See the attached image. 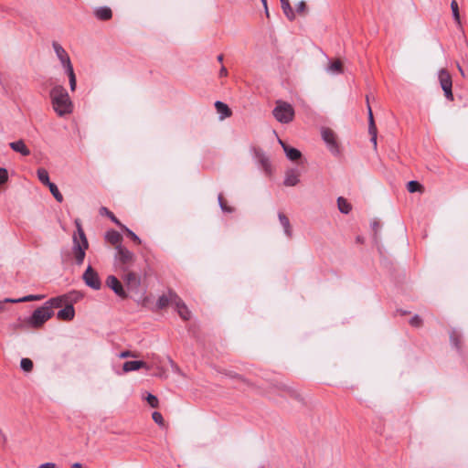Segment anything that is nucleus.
<instances>
[{
  "label": "nucleus",
  "instance_id": "32",
  "mask_svg": "<svg viewBox=\"0 0 468 468\" xmlns=\"http://www.w3.org/2000/svg\"><path fill=\"white\" fill-rule=\"evenodd\" d=\"M21 368L26 372H30L33 368V362L29 358H22L20 361Z\"/></svg>",
  "mask_w": 468,
  "mask_h": 468
},
{
  "label": "nucleus",
  "instance_id": "48",
  "mask_svg": "<svg viewBox=\"0 0 468 468\" xmlns=\"http://www.w3.org/2000/svg\"><path fill=\"white\" fill-rule=\"evenodd\" d=\"M278 142L279 144H281V146L282 147V149L284 150V146H289L288 144H286L281 139H278Z\"/></svg>",
  "mask_w": 468,
  "mask_h": 468
},
{
  "label": "nucleus",
  "instance_id": "52",
  "mask_svg": "<svg viewBox=\"0 0 468 468\" xmlns=\"http://www.w3.org/2000/svg\"><path fill=\"white\" fill-rule=\"evenodd\" d=\"M458 68H459V70L461 71V73L463 74V70H462V68L460 66Z\"/></svg>",
  "mask_w": 468,
  "mask_h": 468
},
{
  "label": "nucleus",
  "instance_id": "12",
  "mask_svg": "<svg viewBox=\"0 0 468 468\" xmlns=\"http://www.w3.org/2000/svg\"><path fill=\"white\" fill-rule=\"evenodd\" d=\"M174 300V305L176 306L178 314L184 319L188 320L190 318V312L183 303V301L178 297V295L172 296Z\"/></svg>",
  "mask_w": 468,
  "mask_h": 468
},
{
  "label": "nucleus",
  "instance_id": "51",
  "mask_svg": "<svg viewBox=\"0 0 468 468\" xmlns=\"http://www.w3.org/2000/svg\"><path fill=\"white\" fill-rule=\"evenodd\" d=\"M6 302L4 301H0V311H2L4 309V303H5Z\"/></svg>",
  "mask_w": 468,
  "mask_h": 468
},
{
  "label": "nucleus",
  "instance_id": "38",
  "mask_svg": "<svg viewBox=\"0 0 468 468\" xmlns=\"http://www.w3.org/2000/svg\"><path fill=\"white\" fill-rule=\"evenodd\" d=\"M152 418H153V420L159 424V425H162L163 422H164V419H163V416L160 412L158 411H154L153 414H152Z\"/></svg>",
  "mask_w": 468,
  "mask_h": 468
},
{
  "label": "nucleus",
  "instance_id": "30",
  "mask_svg": "<svg viewBox=\"0 0 468 468\" xmlns=\"http://www.w3.org/2000/svg\"><path fill=\"white\" fill-rule=\"evenodd\" d=\"M451 8H452V16H453L454 20L456 21L458 26H461V18H460V13H459V6H458V4H457V2L455 0L452 1Z\"/></svg>",
  "mask_w": 468,
  "mask_h": 468
},
{
  "label": "nucleus",
  "instance_id": "35",
  "mask_svg": "<svg viewBox=\"0 0 468 468\" xmlns=\"http://www.w3.org/2000/svg\"><path fill=\"white\" fill-rule=\"evenodd\" d=\"M122 229H123L126 233L128 234V236L136 243L140 244L142 242L141 239L133 232L132 231L131 229H129L128 228H126L125 226L122 225L120 226Z\"/></svg>",
  "mask_w": 468,
  "mask_h": 468
},
{
  "label": "nucleus",
  "instance_id": "44",
  "mask_svg": "<svg viewBox=\"0 0 468 468\" xmlns=\"http://www.w3.org/2000/svg\"><path fill=\"white\" fill-rule=\"evenodd\" d=\"M129 356L135 357L136 355L131 353L130 351H123L120 355V357H122V358H125V357H129Z\"/></svg>",
  "mask_w": 468,
  "mask_h": 468
},
{
  "label": "nucleus",
  "instance_id": "34",
  "mask_svg": "<svg viewBox=\"0 0 468 468\" xmlns=\"http://www.w3.org/2000/svg\"><path fill=\"white\" fill-rule=\"evenodd\" d=\"M100 211L101 215H107L115 224H117L118 226H122L121 222L116 218V217L106 207H101Z\"/></svg>",
  "mask_w": 468,
  "mask_h": 468
},
{
  "label": "nucleus",
  "instance_id": "27",
  "mask_svg": "<svg viewBox=\"0 0 468 468\" xmlns=\"http://www.w3.org/2000/svg\"><path fill=\"white\" fill-rule=\"evenodd\" d=\"M327 72L331 74H340L343 72L342 63L340 60H335L330 63L326 69Z\"/></svg>",
  "mask_w": 468,
  "mask_h": 468
},
{
  "label": "nucleus",
  "instance_id": "23",
  "mask_svg": "<svg viewBox=\"0 0 468 468\" xmlns=\"http://www.w3.org/2000/svg\"><path fill=\"white\" fill-rule=\"evenodd\" d=\"M173 295H177L176 292H168L167 294H164L162 296L159 297L158 301H157V307L159 309H163L165 307H166L168 304H173L174 305V300L172 299Z\"/></svg>",
  "mask_w": 468,
  "mask_h": 468
},
{
  "label": "nucleus",
  "instance_id": "14",
  "mask_svg": "<svg viewBox=\"0 0 468 468\" xmlns=\"http://www.w3.org/2000/svg\"><path fill=\"white\" fill-rule=\"evenodd\" d=\"M68 303V297L66 295H60L58 297H54L49 299L45 303L46 306L48 307V310L53 311L54 308H59L65 306Z\"/></svg>",
  "mask_w": 468,
  "mask_h": 468
},
{
  "label": "nucleus",
  "instance_id": "47",
  "mask_svg": "<svg viewBox=\"0 0 468 468\" xmlns=\"http://www.w3.org/2000/svg\"><path fill=\"white\" fill-rule=\"evenodd\" d=\"M263 7H264V11H265V15L267 17L270 16V13H269V9H268V5H267V0H265V3L264 2H261Z\"/></svg>",
  "mask_w": 468,
  "mask_h": 468
},
{
  "label": "nucleus",
  "instance_id": "9",
  "mask_svg": "<svg viewBox=\"0 0 468 468\" xmlns=\"http://www.w3.org/2000/svg\"><path fill=\"white\" fill-rule=\"evenodd\" d=\"M322 138L324 141V143L327 144L328 148L332 153H337L338 152V145L335 138V133L328 129L324 128L322 130Z\"/></svg>",
  "mask_w": 468,
  "mask_h": 468
},
{
  "label": "nucleus",
  "instance_id": "18",
  "mask_svg": "<svg viewBox=\"0 0 468 468\" xmlns=\"http://www.w3.org/2000/svg\"><path fill=\"white\" fill-rule=\"evenodd\" d=\"M278 218H279V221L283 229L284 234L288 238H292V226H291L288 217L285 214H283L282 212H279Z\"/></svg>",
  "mask_w": 468,
  "mask_h": 468
},
{
  "label": "nucleus",
  "instance_id": "16",
  "mask_svg": "<svg viewBox=\"0 0 468 468\" xmlns=\"http://www.w3.org/2000/svg\"><path fill=\"white\" fill-rule=\"evenodd\" d=\"M9 146L15 152L21 154L24 156L30 154V150L26 145L23 140H17L9 144Z\"/></svg>",
  "mask_w": 468,
  "mask_h": 468
},
{
  "label": "nucleus",
  "instance_id": "20",
  "mask_svg": "<svg viewBox=\"0 0 468 468\" xmlns=\"http://www.w3.org/2000/svg\"><path fill=\"white\" fill-rule=\"evenodd\" d=\"M284 185L287 186H294L299 183V175L298 173L292 169L286 172L284 178Z\"/></svg>",
  "mask_w": 468,
  "mask_h": 468
},
{
  "label": "nucleus",
  "instance_id": "49",
  "mask_svg": "<svg viewBox=\"0 0 468 468\" xmlns=\"http://www.w3.org/2000/svg\"><path fill=\"white\" fill-rule=\"evenodd\" d=\"M217 59H218V62H222L223 61V55L222 54L218 55Z\"/></svg>",
  "mask_w": 468,
  "mask_h": 468
},
{
  "label": "nucleus",
  "instance_id": "43",
  "mask_svg": "<svg viewBox=\"0 0 468 468\" xmlns=\"http://www.w3.org/2000/svg\"><path fill=\"white\" fill-rule=\"evenodd\" d=\"M451 342L452 344L455 346V347H458V345H459V341H458V338L455 336V332H452L451 334Z\"/></svg>",
  "mask_w": 468,
  "mask_h": 468
},
{
  "label": "nucleus",
  "instance_id": "6",
  "mask_svg": "<svg viewBox=\"0 0 468 468\" xmlns=\"http://www.w3.org/2000/svg\"><path fill=\"white\" fill-rule=\"evenodd\" d=\"M53 315V311L48 310V307L44 303L43 306L36 309L32 315L27 319V323L33 328L40 327Z\"/></svg>",
  "mask_w": 468,
  "mask_h": 468
},
{
  "label": "nucleus",
  "instance_id": "42",
  "mask_svg": "<svg viewBox=\"0 0 468 468\" xmlns=\"http://www.w3.org/2000/svg\"><path fill=\"white\" fill-rule=\"evenodd\" d=\"M369 134L371 135V142L373 143L374 148H377V129L374 131L368 130Z\"/></svg>",
  "mask_w": 468,
  "mask_h": 468
},
{
  "label": "nucleus",
  "instance_id": "41",
  "mask_svg": "<svg viewBox=\"0 0 468 468\" xmlns=\"http://www.w3.org/2000/svg\"><path fill=\"white\" fill-rule=\"evenodd\" d=\"M306 9V4L304 1H300L297 5H296V12L297 13H303Z\"/></svg>",
  "mask_w": 468,
  "mask_h": 468
},
{
  "label": "nucleus",
  "instance_id": "39",
  "mask_svg": "<svg viewBox=\"0 0 468 468\" xmlns=\"http://www.w3.org/2000/svg\"><path fill=\"white\" fill-rule=\"evenodd\" d=\"M8 179V173L5 168H0V186L5 183Z\"/></svg>",
  "mask_w": 468,
  "mask_h": 468
},
{
  "label": "nucleus",
  "instance_id": "19",
  "mask_svg": "<svg viewBox=\"0 0 468 468\" xmlns=\"http://www.w3.org/2000/svg\"><path fill=\"white\" fill-rule=\"evenodd\" d=\"M105 239L111 244L114 245L115 248L118 246H122L121 244L122 240V235L116 230H109L105 233Z\"/></svg>",
  "mask_w": 468,
  "mask_h": 468
},
{
  "label": "nucleus",
  "instance_id": "10",
  "mask_svg": "<svg viewBox=\"0 0 468 468\" xmlns=\"http://www.w3.org/2000/svg\"><path fill=\"white\" fill-rule=\"evenodd\" d=\"M106 285L111 288L116 295L121 298H126L127 294L121 282L113 275L108 276Z\"/></svg>",
  "mask_w": 468,
  "mask_h": 468
},
{
  "label": "nucleus",
  "instance_id": "45",
  "mask_svg": "<svg viewBox=\"0 0 468 468\" xmlns=\"http://www.w3.org/2000/svg\"><path fill=\"white\" fill-rule=\"evenodd\" d=\"M38 468H55V463H46L41 464Z\"/></svg>",
  "mask_w": 468,
  "mask_h": 468
},
{
  "label": "nucleus",
  "instance_id": "11",
  "mask_svg": "<svg viewBox=\"0 0 468 468\" xmlns=\"http://www.w3.org/2000/svg\"><path fill=\"white\" fill-rule=\"evenodd\" d=\"M123 281L129 290L138 291L141 285L140 277L133 271H128L123 277Z\"/></svg>",
  "mask_w": 468,
  "mask_h": 468
},
{
  "label": "nucleus",
  "instance_id": "17",
  "mask_svg": "<svg viewBox=\"0 0 468 468\" xmlns=\"http://www.w3.org/2000/svg\"><path fill=\"white\" fill-rule=\"evenodd\" d=\"M215 108L217 110V112L219 114L220 120H224L228 117H230L232 114L229 107L226 103H224L220 101H217L215 102Z\"/></svg>",
  "mask_w": 468,
  "mask_h": 468
},
{
  "label": "nucleus",
  "instance_id": "4",
  "mask_svg": "<svg viewBox=\"0 0 468 468\" xmlns=\"http://www.w3.org/2000/svg\"><path fill=\"white\" fill-rule=\"evenodd\" d=\"M135 255L124 246L115 248L114 265L122 271H127L134 263Z\"/></svg>",
  "mask_w": 468,
  "mask_h": 468
},
{
  "label": "nucleus",
  "instance_id": "7",
  "mask_svg": "<svg viewBox=\"0 0 468 468\" xmlns=\"http://www.w3.org/2000/svg\"><path fill=\"white\" fill-rule=\"evenodd\" d=\"M438 77H439V81H440L441 87L444 92L445 97L449 101H452L454 100V98H453V94H452V80L451 75L449 74V72L447 70L442 69L439 71Z\"/></svg>",
  "mask_w": 468,
  "mask_h": 468
},
{
  "label": "nucleus",
  "instance_id": "13",
  "mask_svg": "<svg viewBox=\"0 0 468 468\" xmlns=\"http://www.w3.org/2000/svg\"><path fill=\"white\" fill-rule=\"evenodd\" d=\"M75 316V310L71 303H67L64 308L57 313V318L62 321H71Z\"/></svg>",
  "mask_w": 468,
  "mask_h": 468
},
{
  "label": "nucleus",
  "instance_id": "24",
  "mask_svg": "<svg viewBox=\"0 0 468 468\" xmlns=\"http://www.w3.org/2000/svg\"><path fill=\"white\" fill-rule=\"evenodd\" d=\"M282 5V9L285 15V16L290 20L292 21L295 19V13L292 10L289 0H280Z\"/></svg>",
  "mask_w": 468,
  "mask_h": 468
},
{
  "label": "nucleus",
  "instance_id": "3",
  "mask_svg": "<svg viewBox=\"0 0 468 468\" xmlns=\"http://www.w3.org/2000/svg\"><path fill=\"white\" fill-rule=\"evenodd\" d=\"M52 46L57 55V58L60 61L62 67L65 69L66 74L69 77L70 90L74 91L76 90L77 80L69 56L68 55L64 48L58 42H53Z\"/></svg>",
  "mask_w": 468,
  "mask_h": 468
},
{
  "label": "nucleus",
  "instance_id": "33",
  "mask_svg": "<svg viewBox=\"0 0 468 468\" xmlns=\"http://www.w3.org/2000/svg\"><path fill=\"white\" fill-rule=\"evenodd\" d=\"M218 201L220 208L223 212L231 213L233 211V208L229 207L226 202L223 200L222 194H219L218 197Z\"/></svg>",
  "mask_w": 468,
  "mask_h": 468
},
{
  "label": "nucleus",
  "instance_id": "5",
  "mask_svg": "<svg viewBox=\"0 0 468 468\" xmlns=\"http://www.w3.org/2000/svg\"><path fill=\"white\" fill-rule=\"evenodd\" d=\"M272 114L279 122L289 123L294 118V110L290 103L277 101Z\"/></svg>",
  "mask_w": 468,
  "mask_h": 468
},
{
  "label": "nucleus",
  "instance_id": "26",
  "mask_svg": "<svg viewBox=\"0 0 468 468\" xmlns=\"http://www.w3.org/2000/svg\"><path fill=\"white\" fill-rule=\"evenodd\" d=\"M337 207L339 211L343 214H348L352 209V207L348 201L342 197L337 198Z\"/></svg>",
  "mask_w": 468,
  "mask_h": 468
},
{
  "label": "nucleus",
  "instance_id": "29",
  "mask_svg": "<svg viewBox=\"0 0 468 468\" xmlns=\"http://www.w3.org/2000/svg\"><path fill=\"white\" fill-rule=\"evenodd\" d=\"M52 196L54 197V198L61 203L63 201V196L61 195V193L59 192L58 186L54 184V183H51L50 185L48 186Z\"/></svg>",
  "mask_w": 468,
  "mask_h": 468
},
{
  "label": "nucleus",
  "instance_id": "28",
  "mask_svg": "<svg viewBox=\"0 0 468 468\" xmlns=\"http://www.w3.org/2000/svg\"><path fill=\"white\" fill-rule=\"evenodd\" d=\"M37 177L39 181L45 186L50 185L52 182L49 180V176L48 171L45 168H38L37 171Z\"/></svg>",
  "mask_w": 468,
  "mask_h": 468
},
{
  "label": "nucleus",
  "instance_id": "22",
  "mask_svg": "<svg viewBox=\"0 0 468 468\" xmlns=\"http://www.w3.org/2000/svg\"><path fill=\"white\" fill-rule=\"evenodd\" d=\"M94 14L100 20H109L112 16V12L108 6H100L96 8Z\"/></svg>",
  "mask_w": 468,
  "mask_h": 468
},
{
  "label": "nucleus",
  "instance_id": "53",
  "mask_svg": "<svg viewBox=\"0 0 468 468\" xmlns=\"http://www.w3.org/2000/svg\"><path fill=\"white\" fill-rule=\"evenodd\" d=\"M261 2H264L265 3V0H261Z\"/></svg>",
  "mask_w": 468,
  "mask_h": 468
},
{
  "label": "nucleus",
  "instance_id": "8",
  "mask_svg": "<svg viewBox=\"0 0 468 468\" xmlns=\"http://www.w3.org/2000/svg\"><path fill=\"white\" fill-rule=\"evenodd\" d=\"M82 278L86 285L94 290H99L101 286L98 273L92 269L90 265H89L84 271Z\"/></svg>",
  "mask_w": 468,
  "mask_h": 468
},
{
  "label": "nucleus",
  "instance_id": "25",
  "mask_svg": "<svg viewBox=\"0 0 468 468\" xmlns=\"http://www.w3.org/2000/svg\"><path fill=\"white\" fill-rule=\"evenodd\" d=\"M284 153L286 157L291 161H296L302 156V154L298 149L291 146H284Z\"/></svg>",
  "mask_w": 468,
  "mask_h": 468
},
{
  "label": "nucleus",
  "instance_id": "1",
  "mask_svg": "<svg viewBox=\"0 0 468 468\" xmlns=\"http://www.w3.org/2000/svg\"><path fill=\"white\" fill-rule=\"evenodd\" d=\"M49 95L52 108L58 116L62 117L72 112V102L63 86L56 85L51 89Z\"/></svg>",
  "mask_w": 468,
  "mask_h": 468
},
{
  "label": "nucleus",
  "instance_id": "50",
  "mask_svg": "<svg viewBox=\"0 0 468 468\" xmlns=\"http://www.w3.org/2000/svg\"><path fill=\"white\" fill-rule=\"evenodd\" d=\"M81 467V464L79 463H75L73 465H72V468H80Z\"/></svg>",
  "mask_w": 468,
  "mask_h": 468
},
{
  "label": "nucleus",
  "instance_id": "15",
  "mask_svg": "<svg viewBox=\"0 0 468 468\" xmlns=\"http://www.w3.org/2000/svg\"><path fill=\"white\" fill-rule=\"evenodd\" d=\"M140 368H145V369H149V366L144 362V361H126L123 366H122V369L124 372H130V371H135V370H138Z\"/></svg>",
  "mask_w": 468,
  "mask_h": 468
},
{
  "label": "nucleus",
  "instance_id": "40",
  "mask_svg": "<svg viewBox=\"0 0 468 468\" xmlns=\"http://www.w3.org/2000/svg\"><path fill=\"white\" fill-rule=\"evenodd\" d=\"M410 324L412 325V326H415V327H419L422 324V320L421 318L419 316V315H414L410 320Z\"/></svg>",
  "mask_w": 468,
  "mask_h": 468
},
{
  "label": "nucleus",
  "instance_id": "37",
  "mask_svg": "<svg viewBox=\"0 0 468 468\" xmlns=\"http://www.w3.org/2000/svg\"><path fill=\"white\" fill-rule=\"evenodd\" d=\"M147 402L152 408H157L158 407V399L152 394H148L147 396Z\"/></svg>",
  "mask_w": 468,
  "mask_h": 468
},
{
  "label": "nucleus",
  "instance_id": "31",
  "mask_svg": "<svg viewBox=\"0 0 468 468\" xmlns=\"http://www.w3.org/2000/svg\"><path fill=\"white\" fill-rule=\"evenodd\" d=\"M422 188V186L415 180H411L408 183L407 189L410 193H415L418 191H420Z\"/></svg>",
  "mask_w": 468,
  "mask_h": 468
},
{
  "label": "nucleus",
  "instance_id": "46",
  "mask_svg": "<svg viewBox=\"0 0 468 468\" xmlns=\"http://www.w3.org/2000/svg\"><path fill=\"white\" fill-rule=\"evenodd\" d=\"M227 75H228V70L224 66H222L219 69V76L226 77Z\"/></svg>",
  "mask_w": 468,
  "mask_h": 468
},
{
  "label": "nucleus",
  "instance_id": "2",
  "mask_svg": "<svg viewBox=\"0 0 468 468\" xmlns=\"http://www.w3.org/2000/svg\"><path fill=\"white\" fill-rule=\"evenodd\" d=\"M77 232L72 237V255L77 265H81L86 256V250L89 249V242L79 220H76Z\"/></svg>",
  "mask_w": 468,
  "mask_h": 468
},
{
  "label": "nucleus",
  "instance_id": "36",
  "mask_svg": "<svg viewBox=\"0 0 468 468\" xmlns=\"http://www.w3.org/2000/svg\"><path fill=\"white\" fill-rule=\"evenodd\" d=\"M367 112H368V130L374 131L376 128L373 113L370 105H367Z\"/></svg>",
  "mask_w": 468,
  "mask_h": 468
},
{
  "label": "nucleus",
  "instance_id": "21",
  "mask_svg": "<svg viewBox=\"0 0 468 468\" xmlns=\"http://www.w3.org/2000/svg\"><path fill=\"white\" fill-rule=\"evenodd\" d=\"M44 297L45 296L42 294H29V295L24 296L22 298H17V299L5 298V302L16 303H24V302H31V301H39V300H42Z\"/></svg>",
  "mask_w": 468,
  "mask_h": 468
}]
</instances>
